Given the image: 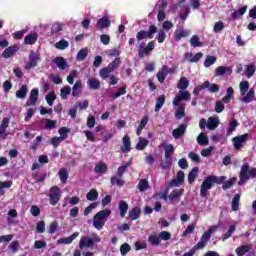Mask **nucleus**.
Instances as JSON below:
<instances>
[{
    "instance_id": "f257e3e1",
    "label": "nucleus",
    "mask_w": 256,
    "mask_h": 256,
    "mask_svg": "<svg viewBox=\"0 0 256 256\" xmlns=\"http://www.w3.org/2000/svg\"><path fill=\"white\" fill-rule=\"evenodd\" d=\"M236 181H237V178L235 177L227 180L226 176H215V175L206 176L200 187V196L203 199H209L208 192L211 191V189H213L215 185H222L223 191H227V189H231V187L235 185Z\"/></svg>"
},
{
    "instance_id": "f03ea898",
    "label": "nucleus",
    "mask_w": 256,
    "mask_h": 256,
    "mask_svg": "<svg viewBox=\"0 0 256 256\" xmlns=\"http://www.w3.org/2000/svg\"><path fill=\"white\" fill-rule=\"evenodd\" d=\"M111 215V210L105 209L96 213L93 217V227L98 231H101L103 227H105V223H107V217Z\"/></svg>"
},
{
    "instance_id": "7ed1b4c3",
    "label": "nucleus",
    "mask_w": 256,
    "mask_h": 256,
    "mask_svg": "<svg viewBox=\"0 0 256 256\" xmlns=\"http://www.w3.org/2000/svg\"><path fill=\"white\" fill-rule=\"evenodd\" d=\"M256 177V168L249 169V164L245 163L241 167V171L239 174L240 181L238 185H245L249 179H255Z\"/></svg>"
},
{
    "instance_id": "20e7f679",
    "label": "nucleus",
    "mask_w": 256,
    "mask_h": 256,
    "mask_svg": "<svg viewBox=\"0 0 256 256\" xmlns=\"http://www.w3.org/2000/svg\"><path fill=\"white\" fill-rule=\"evenodd\" d=\"M175 148L172 144H168L164 147V157L165 161L160 164L161 169H171V165H173V155Z\"/></svg>"
},
{
    "instance_id": "39448f33",
    "label": "nucleus",
    "mask_w": 256,
    "mask_h": 256,
    "mask_svg": "<svg viewBox=\"0 0 256 256\" xmlns=\"http://www.w3.org/2000/svg\"><path fill=\"white\" fill-rule=\"evenodd\" d=\"M155 40H152L150 42H148L147 46L145 47V42H142L139 46H138V57L140 59H143L144 57H148L149 55H151V53H153V49H155Z\"/></svg>"
},
{
    "instance_id": "423d86ee",
    "label": "nucleus",
    "mask_w": 256,
    "mask_h": 256,
    "mask_svg": "<svg viewBox=\"0 0 256 256\" xmlns=\"http://www.w3.org/2000/svg\"><path fill=\"white\" fill-rule=\"evenodd\" d=\"M155 33H157V26L155 24H152L149 26L148 31L146 30H140L136 34L137 41H143L144 39H153L155 37Z\"/></svg>"
},
{
    "instance_id": "0eeeda50",
    "label": "nucleus",
    "mask_w": 256,
    "mask_h": 256,
    "mask_svg": "<svg viewBox=\"0 0 256 256\" xmlns=\"http://www.w3.org/2000/svg\"><path fill=\"white\" fill-rule=\"evenodd\" d=\"M61 200V189L59 186H52L50 188V194H49V203L50 205H57L59 201Z\"/></svg>"
},
{
    "instance_id": "6e6552de",
    "label": "nucleus",
    "mask_w": 256,
    "mask_h": 256,
    "mask_svg": "<svg viewBox=\"0 0 256 256\" xmlns=\"http://www.w3.org/2000/svg\"><path fill=\"white\" fill-rule=\"evenodd\" d=\"M181 101H191V93L186 90H180L174 97L172 103L174 107H177Z\"/></svg>"
},
{
    "instance_id": "1a4fd4ad",
    "label": "nucleus",
    "mask_w": 256,
    "mask_h": 256,
    "mask_svg": "<svg viewBox=\"0 0 256 256\" xmlns=\"http://www.w3.org/2000/svg\"><path fill=\"white\" fill-rule=\"evenodd\" d=\"M101 241V238L95 237V238H89V237H82L79 242L80 249H84V247H93L95 243H99Z\"/></svg>"
},
{
    "instance_id": "9d476101",
    "label": "nucleus",
    "mask_w": 256,
    "mask_h": 256,
    "mask_svg": "<svg viewBox=\"0 0 256 256\" xmlns=\"http://www.w3.org/2000/svg\"><path fill=\"white\" fill-rule=\"evenodd\" d=\"M37 101H39V89L33 88L30 91L29 99L26 101V107L37 105Z\"/></svg>"
},
{
    "instance_id": "9b49d317",
    "label": "nucleus",
    "mask_w": 256,
    "mask_h": 256,
    "mask_svg": "<svg viewBox=\"0 0 256 256\" xmlns=\"http://www.w3.org/2000/svg\"><path fill=\"white\" fill-rule=\"evenodd\" d=\"M248 138H249V134H243V135L234 137L232 139V141L234 143V149L239 151V149H241L243 147V143H245Z\"/></svg>"
},
{
    "instance_id": "f8f14e48",
    "label": "nucleus",
    "mask_w": 256,
    "mask_h": 256,
    "mask_svg": "<svg viewBox=\"0 0 256 256\" xmlns=\"http://www.w3.org/2000/svg\"><path fill=\"white\" fill-rule=\"evenodd\" d=\"M40 59L41 58L39 57V54L31 53L29 55V61L25 65V69H27L28 71L31 70V69H34V67L37 65V63H39Z\"/></svg>"
},
{
    "instance_id": "ddd939ff",
    "label": "nucleus",
    "mask_w": 256,
    "mask_h": 256,
    "mask_svg": "<svg viewBox=\"0 0 256 256\" xmlns=\"http://www.w3.org/2000/svg\"><path fill=\"white\" fill-rule=\"evenodd\" d=\"M185 182V172L183 171H178L176 178L172 179L169 183L170 187H179L181 183Z\"/></svg>"
},
{
    "instance_id": "4468645a",
    "label": "nucleus",
    "mask_w": 256,
    "mask_h": 256,
    "mask_svg": "<svg viewBox=\"0 0 256 256\" xmlns=\"http://www.w3.org/2000/svg\"><path fill=\"white\" fill-rule=\"evenodd\" d=\"M107 27H111V20H109V17L103 16L97 21L96 29L97 31H103V29H107Z\"/></svg>"
},
{
    "instance_id": "2eb2a0df",
    "label": "nucleus",
    "mask_w": 256,
    "mask_h": 256,
    "mask_svg": "<svg viewBox=\"0 0 256 256\" xmlns=\"http://www.w3.org/2000/svg\"><path fill=\"white\" fill-rule=\"evenodd\" d=\"M121 151L122 153H130L131 151V137L127 134L122 138Z\"/></svg>"
},
{
    "instance_id": "dca6fc26",
    "label": "nucleus",
    "mask_w": 256,
    "mask_h": 256,
    "mask_svg": "<svg viewBox=\"0 0 256 256\" xmlns=\"http://www.w3.org/2000/svg\"><path fill=\"white\" fill-rule=\"evenodd\" d=\"M233 73V69L229 66H218L215 69V77H221L225 74L231 75Z\"/></svg>"
},
{
    "instance_id": "f3484780",
    "label": "nucleus",
    "mask_w": 256,
    "mask_h": 256,
    "mask_svg": "<svg viewBox=\"0 0 256 256\" xmlns=\"http://www.w3.org/2000/svg\"><path fill=\"white\" fill-rule=\"evenodd\" d=\"M87 85L89 89H92L93 91H98V89H101V81H99L97 78H89Z\"/></svg>"
},
{
    "instance_id": "a211bd4d",
    "label": "nucleus",
    "mask_w": 256,
    "mask_h": 256,
    "mask_svg": "<svg viewBox=\"0 0 256 256\" xmlns=\"http://www.w3.org/2000/svg\"><path fill=\"white\" fill-rule=\"evenodd\" d=\"M16 51H19L17 46H9L3 51L2 57L4 59H9V57H13V55H15Z\"/></svg>"
},
{
    "instance_id": "6ab92c4d",
    "label": "nucleus",
    "mask_w": 256,
    "mask_h": 256,
    "mask_svg": "<svg viewBox=\"0 0 256 256\" xmlns=\"http://www.w3.org/2000/svg\"><path fill=\"white\" fill-rule=\"evenodd\" d=\"M186 131H187V125L181 124L178 128L173 130L172 135L174 139H179V137L185 135Z\"/></svg>"
},
{
    "instance_id": "aec40b11",
    "label": "nucleus",
    "mask_w": 256,
    "mask_h": 256,
    "mask_svg": "<svg viewBox=\"0 0 256 256\" xmlns=\"http://www.w3.org/2000/svg\"><path fill=\"white\" fill-rule=\"evenodd\" d=\"M167 75H169V70L167 69V66H163L162 69L156 74L159 83H165Z\"/></svg>"
},
{
    "instance_id": "412c9836",
    "label": "nucleus",
    "mask_w": 256,
    "mask_h": 256,
    "mask_svg": "<svg viewBox=\"0 0 256 256\" xmlns=\"http://www.w3.org/2000/svg\"><path fill=\"white\" fill-rule=\"evenodd\" d=\"M78 235H79V232H75L67 238H60L58 240V243L62 244V245H71V243H73V241H75V239H77Z\"/></svg>"
},
{
    "instance_id": "4be33fe9",
    "label": "nucleus",
    "mask_w": 256,
    "mask_h": 256,
    "mask_svg": "<svg viewBox=\"0 0 256 256\" xmlns=\"http://www.w3.org/2000/svg\"><path fill=\"white\" fill-rule=\"evenodd\" d=\"M217 231V226H210V228L203 233L201 236V240L205 241L206 243H209V239H211V234L215 233Z\"/></svg>"
},
{
    "instance_id": "5701e85b",
    "label": "nucleus",
    "mask_w": 256,
    "mask_h": 256,
    "mask_svg": "<svg viewBox=\"0 0 256 256\" xmlns=\"http://www.w3.org/2000/svg\"><path fill=\"white\" fill-rule=\"evenodd\" d=\"M37 39H39V35L37 33L28 34L24 38L25 45H35L37 43Z\"/></svg>"
},
{
    "instance_id": "b1692460",
    "label": "nucleus",
    "mask_w": 256,
    "mask_h": 256,
    "mask_svg": "<svg viewBox=\"0 0 256 256\" xmlns=\"http://www.w3.org/2000/svg\"><path fill=\"white\" fill-rule=\"evenodd\" d=\"M128 215L132 221H137V219L141 217V208H139L138 206L132 208L129 211Z\"/></svg>"
},
{
    "instance_id": "393cba45",
    "label": "nucleus",
    "mask_w": 256,
    "mask_h": 256,
    "mask_svg": "<svg viewBox=\"0 0 256 256\" xmlns=\"http://www.w3.org/2000/svg\"><path fill=\"white\" fill-rule=\"evenodd\" d=\"M219 127V118L209 117L207 120V128L209 131H213Z\"/></svg>"
},
{
    "instance_id": "a878e982",
    "label": "nucleus",
    "mask_w": 256,
    "mask_h": 256,
    "mask_svg": "<svg viewBox=\"0 0 256 256\" xmlns=\"http://www.w3.org/2000/svg\"><path fill=\"white\" fill-rule=\"evenodd\" d=\"M245 13H247V5L242 6L238 11L234 10L231 13V17L235 21V20L239 19L240 17H242V15H245Z\"/></svg>"
},
{
    "instance_id": "bb28decb",
    "label": "nucleus",
    "mask_w": 256,
    "mask_h": 256,
    "mask_svg": "<svg viewBox=\"0 0 256 256\" xmlns=\"http://www.w3.org/2000/svg\"><path fill=\"white\" fill-rule=\"evenodd\" d=\"M54 62L56 63V67H58L60 71H65V69H67V61H65V58L61 56L56 57Z\"/></svg>"
},
{
    "instance_id": "cd10ccee",
    "label": "nucleus",
    "mask_w": 256,
    "mask_h": 256,
    "mask_svg": "<svg viewBox=\"0 0 256 256\" xmlns=\"http://www.w3.org/2000/svg\"><path fill=\"white\" fill-rule=\"evenodd\" d=\"M29 89L27 87V84L22 85L18 91H16V97L17 99H25L27 97Z\"/></svg>"
},
{
    "instance_id": "c85d7f7f",
    "label": "nucleus",
    "mask_w": 256,
    "mask_h": 256,
    "mask_svg": "<svg viewBox=\"0 0 256 256\" xmlns=\"http://www.w3.org/2000/svg\"><path fill=\"white\" fill-rule=\"evenodd\" d=\"M189 87V79L187 77H181L177 83V89L180 91H185Z\"/></svg>"
},
{
    "instance_id": "c756f323",
    "label": "nucleus",
    "mask_w": 256,
    "mask_h": 256,
    "mask_svg": "<svg viewBox=\"0 0 256 256\" xmlns=\"http://www.w3.org/2000/svg\"><path fill=\"white\" fill-rule=\"evenodd\" d=\"M185 37H189V31L184 30V29L175 30V32H174L175 41L179 42L180 39H183Z\"/></svg>"
},
{
    "instance_id": "7c9ffc66",
    "label": "nucleus",
    "mask_w": 256,
    "mask_h": 256,
    "mask_svg": "<svg viewBox=\"0 0 256 256\" xmlns=\"http://www.w3.org/2000/svg\"><path fill=\"white\" fill-rule=\"evenodd\" d=\"M58 176L63 185L67 183V179H69V172L67 171V168H62L58 171Z\"/></svg>"
},
{
    "instance_id": "2f4dec72",
    "label": "nucleus",
    "mask_w": 256,
    "mask_h": 256,
    "mask_svg": "<svg viewBox=\"0 0 256 256\" xmlns=\"http://www.w3.org/2000/svg\"><path fill=\"white\" fill-rule=\"evenodd\" d=\"M83 88V83L81 82V80H77L74 84V86L72 87V97H79V93Z\"/></svg>"
},
{
    "instance_id": "473e14b6",
    "label": "nucleus",
    "mask_w": 256,
    "mask_h": 256,
    "mask_svg": "<svg viewBox=\"0 0 256 256\" xmlns=\"http://www.w3.org/2000/svg\"><path fill=\"white\" fill-rule=\"evenodd\" d=\"M199 175V167H194L188 174V183H195V179Z\"/></svg>"
},
{
    "instance_id": "72a5a7b5",
    "label": "nucleus",
    "mask_w": 256,
    "mask_h": 256,
    "mask_svg": "<svg viewBox=\"0 0 256 256\" xmlns=\"http://www.w3.org/2000/svg\"><path fill=\"white\" fill-rule=\"evenodd\" d=\"M86 199L88 201H97L99 199V192H97V189L92 188L87 194Z\"/></svg>"
},
{
    "instance_id": "f704fd0d",
    "label": "nucleus",
    "mask_w": 256,
    "mask_h": 256,
    "mask_svg": "<svg viewBox=\"0 0 256 256\" xmlns=\"http://www.w3.org/2000/svg\"><path fill=\"white\" fill-rule=\"evenodd\" d=\"M183 193H185V189H175L170 193V195L168 196V199L170 201H175V199H178V197H181Z\"/></svg>"
},
{
    "instance_id": "c9c22d12",
    "label": "nucleus",
    "mask_w": 256,
    "mask_h": 256,
    "mask_svg": "<svg viewBox=\"0 0 256 256\" xmlns=\"http://www.w3.org/2000/svg\"><path fill=\"white\" fill-rule=\"evenodd\" d=\"M89 55V50L87 48H82L79 50L76 56L77 61H85Z\"/></svg>"
},
{
    "instance_id": "e433bc0d",
    "label": "nucleus",
    "mask_w": 256,
    "mask_h": 256,
    "mask_svg": "<svg viewBox=\"0 0 256 256\" xmlns=\"http://www.w3.org/2000/svg\"><path fill=\"white\" fill-rule=\"evenodd\" d=\"M128 210H129V204H127L124 200H121L119 202L120 217H125V215H127Z\"/></svg>"
},
{
    "instance_id": "4c0bfd02",
    "label": "nucleus",
    "mask_w": 256,
    "mask_h": 256,
    "mask_svg": "<svg viewBox=\"0 0 256 256\" xmlns=\"http://www.w3.org/2000/svg\"><path fill=\"white\" fill-rule=\"evenodd\" d=\"M251 251V247L249 245H242L236 248V255L243 256L246 253H249Z\"/></svg>"
},
{
    "instance_id": "58836bf2",
    "label": "nucleus",
    "mask_w": 256,
    "mask_h": 256,
    "mask_svg": "<svg viewBox=\"0 0 256 256\" xmlns=\"http://www.w3.org/2000/svg\"><path fill=\"white\" fill-rule=\"evenodd\" d=\"M147 145H149V140L140 137L139 142L136 144V149L137 151H143Z\"/></svg>"
},
{
    "instance_id": "ea45409f",
    "label": "nucleus",
    "mask_w": 256,
    "mask_h": 256,
    "mask_svg": "<svg viewBox=\"0 0 256 256\" xmlns=\"http://www.w3.org/2000/svg\"><path fill=\"white\" fill-rule=\"evenodd\" d=\"M197 143L201 146L209 145V138L205 133H200L197 137Z\"/></svg>"
},
{
    "instance_id": "a19ab883",
    "label": "nucleus",
    "mask_w": 256,
    "mask_h": 256,
    "mask_svg": "<svg viewBox=\"0 0 256 256\" xmlns=\"http://www.w3.org/2000/svg\"><path fill=\"white\" fill-rule=\"evenodd\" d=\"M110 183L111 185H117V187H123V185H125V180L119 176H114L111 177Z\"/></svg>"
},
{
    "instance_id": "79ce46f5",
    "label": "nucleus",
    "mask_w": 256,
    "mask_h": 256,
    "mask_svg": "<svg viewBox=\"0 0 256 256\" xmlns=\"http://www.w3.org/2000/svg\"><path fill=\"white\" fill-rule=\"evenodd\" d=\"M237 227L235 225H230L228 231L222 236V241H227L235 233Z\"/></svg>"
},
{
    "instance_id": "37998d69",
    "label": "nucleus",
    "mask_w": 256,
    "mask_h": 256,
    "mask_svg": "<svg viewBox=\"0 0 256 256\" xmlns=\"http://www.w3.org/2000/svg\"><path fill=\"white\" fill-rule=\"evenodd\" d=\"M240 201H241V194H236L232 199V211H239Z\"/></svg>"
},
{
    "instance_id": "c03bdc74",
    "label": "nucleus",
    "mask_w": 256,
    "mask_h": 256,
    "mask_svg": "<svg viewBox=\"0 0 256 256\" xmlns=\"http://www.w3.org/2000/svg\"><path fill=\"white\" fill-rule=\"evenodd\" d=\"M165 105V95H160L156 100L155 111H161Z\"/></svg>"
},
{
    "instance_id": "a18cd8bd",
    "label": "nucleus",
    "mask_w": 256,
    "mask_h": 256,
    "mask_svg": "<svg viewBox=\"0 0 256 256\" xmlns=\"http://www.w3.org/2000/svg\"><path fill=\"white\" fill-rule=\"evenodd\" d=\"M255 97V90L250 89L248 93L242 98V103H251Z\"/></svg>"
},
{
    "instance_id": "49530a36",
    "label": "nucleus",
    "mask_w": 256,
    "mask_h": 256,
    "mask_svg": "<svg viewBox=\"0 0 256 256\" xmlns=\"http://www.w3.org/2000/svg\"><path fill=\"white\" fill-rule=\"evenodd\" d=\"M207 87H209V81H205L201 85L196 86L193 90V95H195L197 97L199 95V93H201V91H203V89H207Z\"/></svg>"
},
{
    "instance_id": "de8ad7c7",
    "label": "nucleus",
    "mask_w": 256,
    "mask_h": 256,
    "mask_svg": "<svg viewBox=\"0 0 256 256\" xmlns=\"http://www.w3.org/2000/svg\"><path fill=\"white\" fill-rule=\"evenodd\" d=\"M129 167H131V162H128L122 166H119L117 169V177L123 178L125 171H127Z\"/></svg>"
},
{
    "instance_id": "09e8293b",
    "label": "nucleus",
    "mask_w": 256,
    "mask_h": 256,
    "mask_svg": "<svg viewBox=\"0 0 256 256\" xmlns=\"http://www.w3.org/2000/svg\"><path fill=\"white\" fill-rule=\"evenodd\" d=\"M94 173H107V164H104L103 162L98 163L94 168Z\"/></svg>"
},
{
    "instance_id": "8fccbe9b",
    "label": "nucleus",
    "mask_w": 256,
    "mask_h": 256,
    "mask_svg": "<svg viewBox=\"0 0 256 256\" xmlns=\"http://www.w3.org/2000/svg\"><path fill=\"white\" fill-rule=\"evenodd\" d=\"M240 95H247V91H249V81L240 82Z\"/></svg>"
},
{
    "instance_id": "3c124183",
    "label": "nucleus",
    "mask_w": 256,
    "mask_h": 256,
    "mask_svg": "<svg viewBox=\"0 0 256 256\" xmlns=\"http://www.w3.org/2000/svg\"><path fill=\"white\" fill-rule=\"evenodd\" d=\"M191 47H203V42L200 41L197 35H193L190 39Z\"/></svg>"
},
{
    "instance_id": "603ef678",
    "label": "nucleus",
    "mask_w": 256,
    "mask_h": 256,
    "mask_svg": "<svg viewBox=\"0 0 256 256\" xmlns=\"http://www.w3.org/2000/svg\"><path fill=\"white\" fill-rule=\"evenodd\" d=\"M71 95V86H64L60 90V97L61 99H67Z\"/></svg>"
},
{
    "instance_id": "864d4df0",
    "label": "nucleus",
    "mask_w": 256,
    "mask_h": 256,
    "mask_svg": "<svg viewBox=\"0 0 256 256\" xmlns=\"http://www.w3.org/2000/svg\"><path fill=\"white\" fill-rule=\"evenodd\" d=\"M176 119H183L185 117V105H180L175 111Z\"/></svg>"
},
{
    "instance_id": "5fc2aeb1",
    "label": "nucleus",
    "mask_w": 256,
    "mask_h": 256,
    "mask_svg": "<svg viewBox=\"0 0 256 256\" xmlns=\"http://www.w3.org/2000/svg\"><path fill=\"white\" fill-rule=\"evenodd\" d=\"M137 187L141 192L147 191L149 189V181L147 179H141Z\"/></svg>"
},
{
    "instance_id": "6e6d98bb",
    "label": "nucleus",
    "mask_w": 256,
    "mask_h": 256,
    "mask_svg": "<svg viewBox=\"0 0 256 256\" xmlns=\"http://www.w3.org/2000/svg\"><path fill=\"white\" fill-rule=\"evenodd\" d=\"M217 63V57L215 56H207L204 61V67H211V65H215Z\"/></svg>"
},
{
    "instance_id": "4d7b16f0",
    "label": "nucleus",
    "mask_w": 256,
    "mask_h": 256,
    "mask_svg": "<svg viewBox=\"0 0 256 256\" xmlns=\"http://www.w3.org/2000/svg\"><path fill=\"white\" fill-rule=\"evenodd\" d=\"M60 31H63V26L61 25V23L55 22L54 24H52V27H51L52 35H57V33H59Z\"/></svg>"
},
{
    "instance_id": "13d9d810",
    "label": "nucleus",
    "mask_w": 256,
    "mask_h": 256,
    "mask_svg": "<svg viewBox=\"0 0 256 256\" xmlns=\"http://www.w3.org/2000/svg\"><path fill=\"white\" fill-rule=\"evenodd\" d=\"M111 73H113L108 67H104L100 70L99 75L102 79H108L110 78Z\"/></svg>"
},
{
    "instance_id": "bf43d9fd",
    "label": "nucleus",
    "mask_w": 256,
    "mask_h": 256,
    "mask_svg": "<svg viewBox=\"0 0 256 256\" xmlns=\"http://www.w3.org/2000/svg\"><path fill=\"white\" fill-rule=\"evenodd\" d=\"M121 65V59L115 58L112 62L108 64V68L113 72L115 69H117Z\"/></svg>"
},
{
    "instance_id": "052dcab7",
    "label": "nucleus",
    "mask_w": 256,
    "mask_h": 256,
    "mask_svg": "<svg viewBox=\"0 0 256 256\" xmlns=\"http://www.w3.org/2000/svg\"><path fill=\"white\" fill-rule=\"evenodd\" d=\"M56 49H59L60 51H63V49H67L69 47V42L67 40H60L55 44Z\"/></svg>"
},
{
    "instance_id": "680f3d73",
    "label": "nucleus",
    "mask_w": 256,
    "mask_h": 256,
    "mask_svg": "<svg viewBox=\"0 0 256 256\" xmlns=\"http://www.w3.org/2000/svg\"><path fill=\"white\" fill-rule=\"evenodd\" d=\"M237 127H239V122H237V120H233L232 122H230L228 129H227V135L233 134V131H235V129H237Z\"/></svg>"
},
{
    "instance_id": "e2e57ef3",
    "label": "nucleus",
    "mask_w": 256,
    "mask_h": 256,
    "mask_svg": "<svg viewBox=\"0 0 256 256\" xmlns=\"http://www.w3.org/2000/svg\"><path fill=\"white\" fill-rule=\"evenodd\" d=\"M58 133L60 135V139H67L68 137V133H71V129L67 128V127H61L59 130H58Z\"/></svg>"
},
{
    "instance_id": "0e129e2a",
    "label": "nucleus",
    "mask_w": 256,
    "mask_h": 256,
    "mask_svg": "<svg viewBox=\"0 0 256 256\" xmlns=\"http://www.w3.org/2000/svg\"><path fill=\"white\" fill-rule=\"evenodd\" d=\"M148 241L149 243H151V245H154L156 247H158V245H161V238L155 235H150L148 237Z\"/></svg>"
},
{
    "instance_id": "69168bd1",
    "label": "nucleus",
    "mask_w": 256,
    "mask_h": 256,
    "mask_svg": "<svg viewBox=\"0 0 256 256\" xmlns=\"http://www.w3.org/2000/svg\"><path fill=\"white\" fill-rule=\"evenodd\" d=\"M246 77L248 79H251V77H253V75H255V65L250 64L246 66Z\"/></svg>"
},
{
    "instance_id": "338daca9",
    "label": "nucleus",
    "mask_w": 256,
    "mask_h": 256,
    "mask_svg": "<svg viewBox=\"0 0 256 256\" xmlns=\"http://www.w3.org/2000/svg\"><path fill=\"white\" fill-rule=\"evenodd\" d=\"M55 99H57V95H55L54 92H50L48 95H46V103L51 107L55 101Z\"/></svg>"
},
{
    "instance_id": "774afa93",
    "label": "nucleus",
    "mask_w": 256,
    "mask_h": 256,
    "mask_svg": "<svg viewBox=\"0 0 256 256\" xmlns=\"http://www.w3.org/2000/svg\"><path fill=\"white\" fill-rule=\"evenodd\" d=\"M55 127H57V121L46 119L45 129L51 130V129H55Z\"/></svg>"
}]
</instances>
